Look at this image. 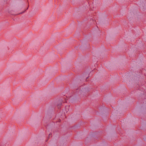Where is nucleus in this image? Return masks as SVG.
I'll return each instance as SVG.
<instances>
[{
	"mask_svg": "<svg viewBox=\"0 0 146 146\" xmlns=\"http://www.w3.org/2000/svg\"><path fill=\"white\" fill-rule=\"evenodd\" d=\"M80 125H74L71 127V128L72 129H77L78 127H80Z\"/></svg>",
	"mask_w": 146,
	"mask_h": 146,
	"instance_id": "obj_5",
	"label": "nucleus"
},
{
	"mask_svg": "<svg viewBox=\"0 0 146 146\" xmlns=\"http://www.w3.org/2000/svg\"><path fill=\"white\" fill-rule=\"evenodd\" d=\"M63 101L62 99H60L58 101V103L56 105V107L60 111L61 109V106Z\"/></svg>",
	"mask_w": 146,
	"mask_h": 146,
	"instance_id": "obj_4",
	"label": "nucleus"
},
{
	"mask_svg": "<svg viewBox=\"0 0 146 146\" xmlns=\"http://www.w3.org/2000/svg\"><path fill=\"white\" fill-rule=\"evenodd\" d=\"M90 20L92 19V20H93V19H92V18H90Z\"/></svg>",
	"mask_w": 146,
	"mask_h": 146,
	"instance_id": "obj_11",
	"label": "nucleus"
},
{
	"mask_svg": "<svg viewBox=\"0 0 146 146\" xmlns=\"http://www.w3.org/2000/svg\"><path fill=\"white\" fill-rule=\"evenodd\" d=\"M82 86H80L75 89L74 91H72V96H79L82 94H84V93H88L89 91L88 89L86 88H83Z\"/></svg>",
	"mask_w": 146,
	"mask_h": 146,
	"instance_id": "obj_2",
	"label": "nucleus"
},
{
	"mask_svg": "<svg viewBox=\"0 0 146 146\" xmlns=\"http://www.w3.org/2000/svg\"><path fill=\"white\" fill-rule=\"evenodd\" d=\"M68 108H69L68 106H65V109Z\"/></svg>",
	"mask_w": 146,
	"mask_h": 146,
	"instance_id": "obj_8",
	"label": "nucleus"
},
{
	"mask_svg": "<svg viewBox=\"0 0 146 146\" xmlns=\"http://www.w3.org/2000/svg\"><path fill=\"white\" fill-rule=\"evenodd\" d=\"M142 70H141L135 71L132 77L133 80L137 84L136 89L139 90L141 86L145 84V81L143 78L141 77L142 75Z\"/></svg>",
	"mask_w": 146,
	"mask_h": 146,
	"instance_id": "obj_1",
	"label": "nucleus"
},
{
	"mask_svg": "<svg viewBox=\"0 0 146 146\" xmlns=\"http://www.w3.org/2000/svg\"><path fill=\"white\" fill-rule=\"evenodd\" d=\"M88 78V77H87V78H86V79H87Z\"/></svg>",
	"mask_w": 146,
	"mask_h": 146,
	"instance_id": "obj_14",
	"label": "nucleus"
},
{
	"mask_svg": "<svg viewBox=\"0 0 146 146\" xmlns=\"http://www.w3.org/2000/svg\"><path fill=\"white\" fill-rule=\"evenodd\" d=\"M7 0H4V2H6Z\"/></svg>",
	"mask_w": 146,
	"mask_h": 146,
	"instance_id": "obj_10",
	"label": "nucleus"
},
{
	"mask_svg": "<svg viewBox=\"0 0 146 146\" xmlns=\"http://www.w3.org/2000/svg\"><path fill=\"white\" fill-rule=\"evenodd\" d=\"M28 7H28L27 8H26V9L25 10H24L22 12H21L20 14H22L25 13L26 11L28 9Z\"/></svg>",
	"mask_w": 146,
	"mask_h": 146,
	"instance_id": "obj_6",
	"label": "nucleus"
},
{
	"mask_svg": "<svg viewBox=\"0 0 146 146\" xmlns=\"http://www.w3.org/2000/svg\"><path fill=\"white\" fill-rule=\"evenodd\" d=\"M25 1H26L27 2H28V0H24Z\"/></svg>",
	"mask_w": 146,
	"mask_h": 146,
	"instance_id": "obj_9",
	"label": "nucleus"
},
{
	"mask_svg": "<svg viewBox=\"0 0 146 146\" xmlns=\"http://www.w3.org/2000/svg\"><path fill=\"white\" fill-rule=\"evenodd\" d=\"M3 8L1 9V11H3Z\"/></svg>",
	"mask_w": 146,
	"mask_h": 146,
	"instance_id": "obj_13",
	"label": "nucleus"
},
{
	"mask_svg": "<svg viewBox=\"0 0 146 146\" xmlns=\"http://www.w3.org/2000/svg\"><path fill=\"white\" fill-rule=\"evenodd\" d=\"M87 19L88 20L89 19V18H87Z\"/></svg>",
	"mask_w": 146,
	"mask_h": 146,
	"instance_id": "obj_12",
	"label": "nucleus"
},
{
	"mask_svg": "<svg viewBox=\"0 0 146 146\" xmlns=\"http://www.w3.org/2000/svg\"><path fill=\"white\" fill-rule=\"evenodd\" d=\"M52 133H51L49 134L48 135H49V137L50 136H52Z\"/></svg>",
	"mask_w": 146,
	"mask_h": 146,
	"instance_id": "obj_7",
	"label": "nucleus"
},
{
	"mask_svg": "<svg viewBox=\"0 0 146 146\" xmlns=\"http://www.w3.org/2000/svg\"><path fill=\"white\" fill-rule=\"evenodd\" d=\"M101 133L98 131H96L92 134V136L95 140H98L102 138L100 136Z\"/></svg>",
	"mask_w": 146,
	"mask_h": 146,
	"instance_id": "obj_3",
	"label": "nucleus"
},
{
	"mask_svg": "<svg viewBox=\"0 0 146 146\" xmlns=\"http://www.w3.org/2000/svg\"><path fill=\"white\" fill-rule=\"evenodd\" d=\"M53 109H54V110H55V108H53Z\"/></svg>",
	"mask_w": 146,
	"mask_h": 146,
	"instance_id": "obj_15",
	"label": "nucleus"
}]
</instances>
